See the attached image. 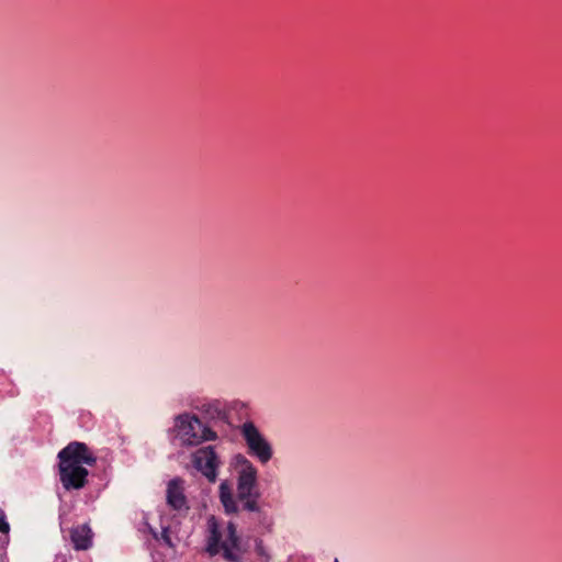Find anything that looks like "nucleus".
Instances as JSON below:
<instances>
[{
    "instance_id": "nucleus-8",
    "label": "nucleus",
    "mask_w": 562,
    "mask_h": 562,
    "mask_svg": "<svg viewBox=\"0 0 562 562\" xmlns=\"http://www.w3.org/2000/svg\"><path fill=\"white\" fill-rule=\"evenodd\" d=\"M167 504L178 513H186L189 509L184 495L183 481L179 477L171 480L167 486Z\"/></svg>"
},
{
    "instance_id": "nucleus-3",
    "label": "nucleus",
    "mask_w": 562,
    "mask_h": 562,
    "mask_svg": "<svg viewBox=\"0 0 562 562\" xmlns=\"http://www.w3.org/2000/svg\"><path fill=\"white\" fill-rule=\"evenodd\" d=\"M207 552L211 555L222 553L226 562L244 561L245 550L233 522L222 527L215 517H211L207 520Z\"/></svg>"
},
{
    "instance_id": "nucleus-2",
    "label": "nucleus",
    "mask_w": 562,
    "mask_h": 562,
    "mask_svg": "<svg viewBox=\"0 0 562 562\" xmlns=\"http://www.w3.org/2000/svg\"><path fill=\"white\" fill-rule=\"evenodd\" d=\"M59 479L65 490H81L87 484L86 465H94L97 458L83 442L72 441L58 452Z\"/></svg>"
},
{
    "instance_id": "nucleus-1",
    "label": "nucleus",
    "mask_w": 562,
    "mask_h": 562,
    "mask_svg": "<svg viewBox=\"0 0 562 562\" xmlns=\"http://www.w3.org/2000/svg\"><path fill=\"white\" fill-rule=\"evenodd\" d=\"M229 467L236 480V488L229 480H223L218 486V498L226 514H237L240 509L262 514L259 505L261 496L258 482V469L243 453L232 457Z\"/></svg>"
},
{
    "instance_id": "nucleus-11",
    "label": "nucleus",
    "mask_w": 562,
    "mask_h": 562,
    "mask_svg": "<svg viewBox=\"0 0 562 562\" xmlns=\"http://www.w3.org/2000/svg\"><path fill=\"white\" fill-rule=\"evenodd\" d=\"M10 530V526L7 521L5 514L0 509V532L8 533Z\"/></svg>"
},
{
    "instance_id": "nucleus-6",
    "label": "nucleus",
    "mask_w": 562,
    "mask_h": 562,
    "mask_svg": "<svg viewBox=\"0 0 562 562\" xmlns=\"http://www.w3.org/2000/svg\"><path fill=\"white\" fill-rule=\"evenodd\" d=\"M192 467L210 483H215L222 461L213 446L196 449L191 453Z\"/></svg>"
},
{
    "instance_id": "nucleus-13",
    "label": "nucleus",
    "mask_w": 562,
    "mask_h": 562,
    "mask_svg": "<svg viewBox=\"0 0 562 562\" xmlns=\"http://www.w3.org/2000/svg\"><path fill=\"white\" fill-rule=\"evenodd\" d=\"M286 562H310V560L303 555H291Z\"/></svg>"
},
{
    "instance_id": "nucleus-9",
    "label": "nucleus",
    "mask_w": 562,
    "mask_h": 562,
    "mask_svg": "<svg viewBox=\"0 0 562 562\" xmlns=\"http://www.w3.org/2000/svg\"><path fill=\"white\" fill-rule=\"evenodd\" d=\"M70 539L76 550H87L92 544L91 529L87 525H79L72 528Z\"/></svg>"
},
{
    "instance_id": "nucleus-10",
    "label": "nucleus",
    "mask_w": 562,
    "mask_h": 562,
    "mask_svg": "<svg viewBox=\"0 0 562 562\" xmlns=\"http://www.w3.org/2000/svg\"><path fill=\"white\" fill-rule=\"evenodd\" d=\"M255 559L252 562H270V554L266 547L263 546L262 540L256 539L255 540Z\"/></svg>"
},
{
    "instance_id": "nucleus-15",
    "label": "nucleus",
    "mask_w": 562,
    "mask_h": 562,
    "mask_svg": "<svg viewBox=\"0 0 562 562\" xmlns=\"http://www.w3.org/2000/svg\"><path fill=\"white\" fill-rule=\"evenodd\" d=\"M335 562H338V560L336 559Z\"/></svg>"
},
{
    "instance_id": "nucleus-5",
    "label": "nucleus",
    "mask_w": 562,
    "mask_h": 562,
    "mask_svg": "<svg viewBox=\"0 0 562 562\" xmlns=\"http://www.w3.org/2000/svg\"><path fill=\"white\" fill-rule=\"evenodd\" d=\"M240 435L247 447V453L260 464L265 465L272 459V445L252 422H246L240 426Z\"/></svg>"
},
{
    "instance_id": "nucleus-7",
    "label": "nucleus",
    "mask_w": 562,
    "mask_h": 562,
    "mask_svg": "<svg viewBox=\"0 0 562 562\" xmlns=\"http://www.w3.org/2000/svg\"><path fill=\"white\" fill-rule=\"evenodd\" d=\"M195 411L205 420L204 424L215 425L227 419L226 403L215 398H204L195 403Z\"/></svg>"
},
{
    "instance_id": "nucleus-14",
    "label": "nucleus",
    "mask_w": 562,
    "mask_h": 562,
    "mask_svg": "<svg viewBox=\"0 0 562 562\" xmlns=\"http://www.w3.org/2000/svg\"><path fill=\"white\" fill-rule=\"evenodd\" d=\"M148 528H149L151 535L154 536V538L158 539L157 532L150 526H148Z\"/></svg>"
},
{
    "instance_id": "nucleus-4",
    "label": "nucleus",
    "mask_w": 562,
    "mask_h": 562,
    "mask_svg": "<svg viewBox=\"0 0 562 562\" xmlns=\"http://www.w3.org/2000/svg\"><path fill=\"white\" fill-rule=\"evenodd\" d=\"M172 430L175 439L182 447H195L218 438L211 425L204 424L201 418L190 413L176 416Z\"/></svg>"
},
{
    "instance_id": "nucleus-12",
    "label": "nucleus",
    "mask_w": 562,
    "mask_h": 562,
    "mask_svg": "<svg viewBox=\"0 0 562 562\" xmlns=\"http://www.w3.org/2000/svg\"><path fill=\"white\" fill-rule=\"evenodd\" d=\"M161 538H162V540L165 541L166 544H168L169 547L172 546L171 539L169 537V528L168 527H162Z\"/></svg>"
}]
</instances>
